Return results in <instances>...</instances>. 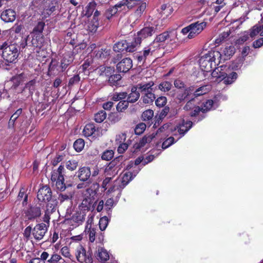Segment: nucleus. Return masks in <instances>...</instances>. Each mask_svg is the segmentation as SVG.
I'll use <instances>...</instances> for the list:
<instances>
[{"label": "nucleus", "instance_id": "obj_1", "mask_svg": "<svg viewBox=\"0 0 263 263\" xmlns=\"http://www.w3.org/2000/svg\"><path fill=\"white\" fill-rule=\"evenodd\" d=\"M222 55L217 50H211L201 56L199 60L200 69L205 72H210L213 67L221 62Z\"/></svg>", "mask_w": 263, "mask_h": 263}, {"label": "nucleus", "instance_id": "obj_2", "mask_svg": "<svg viewBox=\"0 0 263 263\" xmlns=\"http://www.w3.org/2000/svg\"><path fill=\"white\" fill-rule=\"evenodd\" d=\"M0 49L3 50L2 56L4 59L9 63L15 62L20 53L18 45L15 43H12L9 41L3 43L0 46Z\"/></svg>", "mask_w": 263, "mask_h": 263}, {"label": "nucleus", "instance_id": "obj_3", "mask_svg": "<svg viewBox=\"0 0 263 263\" xmlns=\"http://www.w3.org/2000/svg\"><path fill=\"white\" fill-rule=\"evenodd\" d=\"M154 83L153 81L148 83H141L137 85L138 90L141 93V98L145 104H151L155 99V90L153 86Z\"/></svg>", "mask_w": 263, "mask_h": 263}, {"label": "nucleus", "instance_id": "obj_4", "mask_svg": "<svg viewBox=\"0 0 263 263\" xmlns=\"http://www.w3.org/2000/svg\"><path fill=\"white\" fill-rule=\"evenodd\" d=\"M133 178L132 173H125L122 177H119L114 181V183L108 190V193H116V198L117 199H119L122 189H123Z\"/></svg>", "mask_w": 263, "mask_h": 263}, {"label": "nucleus", "instance_id": "obj_5", "mask_svg": "<svg viewBox=\"0 0 263 263\" xmlns=\"http://www.w3.org/2000/svg\"><path fill=\"white\" fill-rule=\"evenodd\" d=\"M167 41L171 44H175L177 41V32L175 30L171 29L158 35L153 43L158 48L160 47V43Z\"/></svg>", "mask_w": 263, "mask_h": 263}, {"label": "nucleus", "instance_id": "obj_6", "mask_svg": "<svg viewBox=\"0 0 263 263\" xmlns=\"http://www.w3.org/2000/svg\"><path fill=\"white\" fill-rule=\"evenodd\" d=\"M206 22H197L182 28L181 33L183 35L189 33L187 38L189 39H193L199 34L206 27Z\"/></svg>", "mask_w": 263, "mask_h": 263}, {"label": "nucleus", "instance_id": "obj_7", "mask_svg": "<svg viewBox=\"0 0 263 263\" xmlns=\"http://www.w3.org/2000/svg\"><path fill=\"white\" fill-rule=\"evenodd\" d=\"M86 212L78 211L73 214L70 218L66 219L65 223L72 227V229L82 224L85 220Z\"/></svg>", "mask_w": 263, "mask_h": 263}, {"label": "nucleus", "instance_id": "obj_8", "mask_svg": "<svg viewBox=\"0 0 263 263\" xmlns=\"http://www.w3.org/2000/svg\"><path fill=\"white\" fill-rule=\"evenodd\" d=\"M76 257L80 263H92V259L90 254L87 253L85 248L81 245L76 248Z\"/></svg>", "mask_w": 263, "mask_h": 263}, {"label": "nucleus", "instance_id": "obj_9", "mask_svg": "<svg viewBox=\"0 0 263 263\" xmlns=\"http://www.w3.org/2000/svg\"><path fill=\"white\" fill-rule=\"evenodd\" d=\"M51 191L50 187L47 185L41 187L37 192V199L41 201H48L51 198Z\"/></svg>", "mask_w": 263, "mask_h": 263}, {"label": "nucleus", "instance_id": "obj_10", "mask_svg": "<svg viewBox=\"0 0 263 263\" xmlns=\"http://www.w3.org/2000/svg\"><path fill=\"white\" fill-rule=\"evenodd\" d=\"M133 66L132 60L129 58H124L117 65L118 72L125 73L128 71Z\"/></svg>", "mask_w": 263, "mask_h": 263}, {"label": "nucleus", "instance_id": "obj_11", "mask_svg": "<svg viewBox=\"0 0 263 263\" xmlns=\"http://www.w3.org/2000/svg\"><path fill=\"white\" fill-rule=\"evenodd\" d=\"M47 228L45 223H42L35 226L32 231V234L36 240L42 239L47 232Z\"/></svg>", "mask_w": 263, "mask_h": 263}, {"label": "nucleus", "instance_id": "obj_12", "mask_svg": "<svg viewBox=\"0 0 263 263\" xmlns=\"http://www.w3.org/2000/svg\"><path fill=\"white\" fill-rule=\"evenodd\" d=\"M156 29V27L153 26L144 27L138 32L136 37L140 39L141 42L142 40L151 36L155 32Z\"/></svg>", "mask_w": 263, "mask_h": 263}, {"label": "nucleus", "instance_id": "obj_13", "mask_svg": "<svg viewBox=\"0 0 263 263\" xmlns=\"http://www.w3.org/2000/svg\"><path fill=\"white\" fill-rule=\"evenodd\" d=\"M1 18L5 22H12L16 18V13L12 9H6L1 13Z\"/></svg>", "mask_w": 263, "mask_h": 263}, {"label": "nucleus", "instance_id": "obj_14", "mask_svg": "<svg viewBox=\"0 0 263 263\" xmlns=\"http://www.w3.org/2000/svg\"><path fill=\"white\" fill-rule=\"evenodd\" d=\"M192 122L191 121H186L183 120L181 124L176 126V133L178 132L181 136L178 139L182 137L192 127Z\"/></svg>", "mask_w": 263, "mask_h": 263}, {"label": "nucleus", "instance_id": "obj_15", "mask_svg": "<svg viewBox=\"0 0 263 263\" xmlns=\"http://www.w3.org/2000/svg\"><path fill=\"white\" fill-rule=\"evenodd\" d=\"M73 53L72 52H68L64 54L63 58L61 61V67L62 71H64L66 69V68L73 62Z\"/></svg>", "mask_w": 263, "mask_h": 263}, {"label": "nucleus", "instance_id": "obj_16", "mask_svg": "<svg viewBox=\"0 0 263 263\" xmlns=\"http://www.w3.org/2000/svg\"><path fill=\"white\" fill-rule=\"evenodd\" d=\"M44 38L42 34L41 33H32L31 44L28 46H32L33 47L41 48L43 45Z\"/></svg>", "mask_w": 263, "mask_h": 263}, {"label": "nucleus", "instance_id": "obj_17", "mask_svg": "<svg viewBox=\"0 0 263 263\" xmlns=\"http://www.w3.org/2000/svg\"><path fill=\"white\" fill-rule=\"evenodd\" d=\"M157 133H163L164 135H166L172 133L173 135H176V126L172 123L165 124L159 128Z\"/></svg>", "mask_w": 263, "mask_h": 263}, {"label": "nucleus", "instance_id": "obj_18", "mask_svg": "<svg viewBox=\"0 0 263 263\" xmlns=\"http://www.w3.org/2000/svg\"><path fill=\"white\" fill-rule=\"evenodd\" d=\"M195 100L191 99L188 101L184 107V109L185 110H192L190 115L191 116H196L200 110V107L196 106L194 103Z\"/></svg>", "mask_w": 263, "mask_h": 263}, {"label": "nucleus", "instance_id": "obj_19", "mask_svg": "<svg viewBox=\"0 0 263 263\" xmlns=\"http://www.w3.org/2000/svg\"><path fill=\"white\" fill-rule=\"evenodd\" d=\"M91 175L90 170L88 167H82L79 168L78 172V177L82 181H87Z\"/></svg>", "mask_w": 263, "mask_h": 263}, {"label": "nucleus", "instance_id": "obj_20", "mask_svg": "<svg viewBox=\"0 0 263 263\" xmlns=\"http://www.w3.org/2000/svg\"><path fill=\"white\" fill-rule=\"evenodd\" d=\"M240 11L243 12L242 16L238 20L236 21V22L241 24L244 21L246 20V19L248 18L247 16L250 12L251 9L249 7L248 4L246 3H242L241 6H240Z\"/></svg>", "mask_w": 263, "mask_h": 263}, {"label": "nucleus", "instance_id": "obj_21", "mask_svg": "<svg viewBox=\"0 0 263 263\" xmlns=\"http://www.w3.org/2000/svg\"><path fill=\"white\" fill-rule=\"evenodd\" d=\"M41 214V210L37 206H31L26 212L29 219H32L39 217Z\"/></svg>", "mask_w": 263, "mask_h": 263}, {"label": "nucleus", "instance_id": "obj_22", "mask_svg": "<svg viewBox=\"0 0 263 263\" xmlns=\"http://www.w3.org/2000/svg\"><path fill=\"white\" fill-rule=\"evenodd\" d=\"M223 66H221L219 67H213L212 72L211 73L212 77L213 78H216V81H221L222 78L225 76V72L223 71Z\"/></svg>", "mask_w": 263, "mask_h": 263}, {"label": "nucleus", "instance_id": "obj_23", "mask_svg": "<svg viewBox=\"0 0 263 263\" xmlns=\"http://www.w3.org/2000/svg\"><path fill=\"white\" fill-rule=\"evenodd\" d=\"M114 7L117 8V12H118L126 10V8L132 9L133 7V5L128 0H122L115 5Z\"/></svg>", "mask_w": 263, "mask_h": 263}, {"label": "nucleus", "instance_id": "obj_24", "mask_svg": "<svg viewBox=\"0 0 263 263\" xmlns=\"http://www.w3.org/2000/svg\"><path fill=\"white\" fill-rule=\"evenodd\" d=\"M96 257L98 260L102 262L107 261L109 258L108 252L102 247L98 248Z\"/></svg>", "mask_w": 263, "mask_h": 263}, {"label": "nucleus", "instance_id": "obj_25", "mask_svg": "<svg viewBox=\"0 0 263 263\" xmlns=\"http://www.w3.org/2000/svg\"><path fill=\"white\" fill-rule=\"evenodd\" d=\"M257 35L263 36V25L256 24L250 29V36L251 37L253 38Z\"/></svg>", "mask_w": 263, "mask_h": 263}, {"label": "nucleus", "instance_id": "obj_26", "mask_svg": "<svg viewBox=\"0 0 263 263\" xmlns=\"http://www.w3.org/2000/svg\"><path fill=\"white\" fill-rule=\"evenodd\" d=\"M138 89L137 85L136 87H133L131 89V92L128 95L127 99V101L131 103L135 102L140 97L139 91H137Z\"/></svg>", "mask_w": 263, "mask_h": 263}, {"label": "nucleus", "instance_id": "obj_27", "mask_svg": "<svg viewBox=\"0 0 263 263\" xmlns=\"http://www.w3.org/2000/svg\"><path fill=\"white\" fill-rule=\"evenodd\" d=\"M140 39H138L136 37L134 39V41L130 42L127 43L126 42V51L132 52L137 50V47H138L140 44Z\"/></svg>", "mask_w": 263, "mask_h": 263}, {"label": "nucleus", "instance_id": "obj_28", "mask_svg": "<svg viewBox=\"0 0 263 263\" xmlns=\"http://www.w3.org/2000/svg\"><path fill=\"white\" fill-rule=\"evenodd\" d=\"M64 167L62 165H60L57 170H53L51 173V180L52 182L60 179V177H64L63 173Z\"/></svg>", "mask_w": 263, "mask_h": 263}, {"label": "nucleus", "instance_id": "obj_29", "mask_svg": "<svg viewBox=\"0 0 263 263\" xmlns=\"http://www.w3.org/2000/svg\"><path fill=\"white\" fill-rule=\"evenodd\" d=\"M92 202L91 198L90 197L85 198L79 206V210L81 211H88L91 206Z\"/></svg>", "mask_w": 263, "mask_h": 263}, {"label": "nucleus", "instance_id": "obj_30", "mask_svg": "<svg viewBox=\"0 0 263 263\" xmlns=\"http://www.w3.org/2000/svg\"><path fill=\"white\" fill-rule=\"evenodd\" d=\"M96 128L93 124H87L83 129V133L85 137H95L93 135L95 134Z\"/></svg>", "mask_w": 263, "mask_h": 263}, {"label": "nucleus", "instance_id": "obj_31", "mask_svg": "<svg viewBox=\"0 0 263 263\" xmlns=\"http://www.w3.org/2000/svg\"><path fill=\"white\" fill-rule=\"evenodd\" d=\"M237 78V74L235 72H233L229 75H228L225 72V76L222 78V81L225 84H231L233 83Z\"/></svg>", "mask_w": 263, "mask_h": 263}, {"label": "nucleus", "instance_id": "obj_32", "mask_svg": "<svg viewBox=\"0 0 263 263\" xmlns=\"http://www.w3.org/2000/svg\"><path fill=\"white\" fill-rule=\"evenodd\" d=\"M157 49L158 48L157 47H155V46H154V44L152 43L148 46L145 47L141 52L144 55V57L147 59L150 55H152L153 52Z\"/></svg>", "mask_w": 263, "mask_h": 263}, {"label": "nucleus", "instance_id": "obj_33", "mask_svg": "<svg viewBox=\"0 0 263 263\" xmlns=\"http://www.w3.org/2000/svg\"><path fill=\"white\" fill-rule=\"evenodd\" d=\"M107 194L109 197H110L109 199L107 200L105 203V206H106L108 209H110L114 204L115 202H117L119 199H117V193H108V191L106 192Z\"/></svg>", "mask_w": 263, "mask_h": 263}, {"label": "nucleus", "instance_id": "obj_34", "mask_svg": "<svg viewBox=\"0 0 263 263\" xmlns=\"http://www.w3.org/2000/svg\"><path fill=\"white\" fill-rule=\"evenodd\" d=\"M55 10V6L53 4H50L46 6L42 12L43 18L48 17Z\"/></svg>", "mask_w": 263, "mask_h": 263}, {"label": "nucleus", "instance_id": "obj_35", "mask_svg": "<svg viewBox=\"0 0 263 263\" xmlns=\"http://www.w3.org/2000/svg\"><path fill=\"white\" fill-rule=\"evenodd\" d=\"M211 89V85H203L198 88L194 92V95L197 97L208 93Z\"/></svg>", "mask_w": 263, "mask_h": 263}, {"label": "nucleus", "instance_id": "obj_36", "mask_svg": "<svg viewBox=\"0 0 263 263\" xmlns=\"http://www.w3.org/2000/svg\"><path fill=\"white\" fill-rule=\"evenodd\" d=\"M156 134L153 133L151 135H146L143 137L138 144L139 147L144 146L146 143H150L152 140L155 137Z\"/></svg>", "mask_w": 263, "mask_h": 263}, {"label": "nucleus", "instance_id": "obj_37", "mask_svg": "<svg viewBox=\"0 0 263 263\" xmlns=\"http://www.w3.org/2000/svg\"><path fill=\"white\" fill-rule=\"evenodd\" d=\"M235 52V48L233 46H229L226 47L223 51L224 54V60L230 59Z\"/></svg>", "mask_w": 263, "mask_h": 263}, {"label": "nucleus", "instance_id": "obj_38", "mask_svg": "<svg viewBox=\"0 0 263 263\" xmlns=\"http://www.w3.org/2000/svg\"><path fill=\"white\" fill-rule=\"evenodd\" d=\"M126 41L122 40L115 44L113 47L114 50L115 52H121L126 51Z\"/></svg>", "mask_w": 263, "mask_h": 263}, {"label": "nucleus", "instance_id": "obj_39", "mask_svg": "<svg viewBox=\"0 0 263 263\" xmlns=\"http://www.w3.org/2000/svg\"><path fill=\"white\" fill-rule=\"evenodd\" d=\"M137 6V8L136 10V13L138 15H140L145 10L146 7V4L145 2L139 1L137 3L134 5Z\"/></svg>", "mask_w": 263, "mask_h": 263}, {"label": "nucleus", "instance_id": "obj_40", "mask_svg": "<svg viewBox=\"0 0 263 263\" xmlns=\"http://www.w3.org/2000/svg\"><path fill=\"white\" fill-rule=\"evenodd\" d=\"M118 168L117 167H112L108 166L105 170L106 176L111 177L112 179L118 174Z\"/></svg>", "mask_w": 263, "mask_h": 263}, {"label": "nucleus", "instance_id": "obj_41", "mask_svg": "<svg viewBox=\"0 0 263 263\" xmlns=\"http://www.w3.org/2000/svg\"><path fill=\"white\" fill-rule=\"evenodd\" d=\"M99 25V20L93 19L92 18V19L88 23L87 29L91 32H95L97 31Z\"/></svg>", "mask_w": 263, "mask_h": 263}, {"label": "nucleus", "instance_id": "obj_42", "mask_svg": "<svg viewBox=\"0 0 263 263\" xmlns=\"http://www.w3.org/2000/svg\"><path fill=\"white\" fill-rule=\"evenodd\" d=\"M48 263H64L65 260L58 254H53L50 258L47 260Z\"/></svg>", "mask_w": 263, "mask_h": 263}, {"label": "nucleus", "instance_id": "obj_43", "mask_svg": "<svg viewBox=\"0 0 263 263\" xmlns=\"http://www.w3.org/2000/svg\"><path fill=\"white\" fill-rule=\"evenodd\" d=\"M122 77L120 74H115L109 77L108 82L111 85H118Z\"/></svg>", "mask_w": 263, "mask_h": 263}, {"label": "nucleus", "instance_id": "obj_44", "mask_svg": "<svg viewBox=\"0 0 263 263\" xmlns=\"http://www.w3.org/2000/svg\"><path fill=\"white\" fill-rule=\"evenodd\" d=\"M213 105V101L212 100H208L206 102L203 103V104L200 108V111H202L203 112L208 111L210 110L212 107Z\"/></svg>", "mask_w": 263, "mask_h": 263}, {"label": "nucleus", "instance_id": "obj_45", "mask_svg": "<svg viewBox=\"0 0 263 263\" xmlns=\"http://www.w3.org/2000/svg\"><path fill=\"white\" fill-rule=\"evenodd\" d=\"M85 145L84 141L82 139H77L73 143V147L77 152H81Z\"/></svg>", "mask_w": 263, "mask_h": 263}, {"label": "nucleus", "instance_id": "obj_46", "mask_svg": "<svg viewBox=\"0 0 263 263\" xmlns=\"http://www.w3.org/2000/svg\"><path fill=\"white\" fill-rule=\"evenodd\" d=\"M172 86V85L171 82L164 81L159 85L158 88L162 91L167 92L171 90Z\"/></svg>", "mask_w": 263, "mask_h": 263}, {"label": "nucleus", "instance_id": "obj_47", "mask_svg": "<svg viewBox=\"0 0 263 263\" xmlns=\"http://www.w3.org/2000/svg\"><path fill=\"white\" fill-rule=\"evenodd\" d=\"M106 117V114L104 110L99 111L95 115V120L98 123L103 122Z\"/></svg>", "mask_w": 263, "mask_h": 263}, {"label": "nucleus", "instance_id": "obj_48", "mask_svg": "<svg viewBox=\"0 0 263 263\" xmlns=\"http://www.w3.org/2000/svg\"><path fill=\"white\" fill-rule=\"evenodd\" d=\"M112 177L106 176V178L104 179L102 182V187L104 188L105 190L108 188L109 189L113 184L114 181L112 182ZM109 189H108V190Z\"/></svg>", "mask_w": 263, "mask_h": 263}, {"label": "nucleus", "instance_id": "obj_49", "mask_svg": "<svg viewBox=\"0 0 263 263\" xmlns=\"http://www.w3.org/2000/svg\"><path fill=\"white\" fill-rule=\"evenodd\" d=\"M78 166V162L76 160H70L66 163V168L70 171L75 170Z\"/></svg>", "mask_w": 263, "mask_h": 263}, {"label": "nucleus", "instance_id": "obj_50", "mask_svg": "<svg viewBox=\"0 0 263 263\" xmlns=\"http://www.w3.org/2000/svg\"><path fill=\"white\" fill-rule=\"evenodd\" d=\"M153 116L154 111L152 109H147L144 111L142 115V118L144 121H149L152 119Z\"/></svg>", "mask_w": 263, "mask_h": 263}, {"label": "nucleus", "instance_id": "obj_51", "mask_svg": "<svg viewBox=\"0 0 263 263\" xmlns=\"http://www.w3.org/2000/svg\"><path fill=\"white\" fill-rule=\"evenodd\" d=\"M55 182V186L58 190L63 191L66 189V186L64 183V177H60V179L57 180Z\"/></svg>", "mask_w": 263, "mask_h": 263}, {"label": "nucleus", "instance_id": "obj_52", "mask_svg": "<svg viewBox=\"0 0 263 263\" xmlns=\"http://www.w3.org/2000/svg\"><path fill=\"white\" fill-rule=\"evenodd\" d=\"M108 224V219L106 216L100 218L99 220V228L101 231H104L106 229Z\"/></svg>", "mask_w": 263, "mask_h": 263}, {"label": "nucleus", "instance_id": "obj_53", "mask_svg": "<svg viewBox=\"0 0 263 263\" xmlns=\"http://www.w3.org/2000/svg\"><path fill=\"white\" fill-rule=\"evenodd\" d=\"M127 97V93L124 92H116L113 94L111 99L115 101H118L125 99Z\"/></svg>", "mask_w": 263, "mask_h": 263}, {"label": "nucleus", "instance_id": "obj_54", "mask_svg": "<svg viewBox=\"0 0 263 263\" xmlns=\"http://www.w3.org/2000/svg\"><path fill=\"white\" fill-rule=\"evenodd\" d=\"M96 8V4L94 2H91L86 7L85 15L87 17L90 16Z\"/></svg>", "mask_w": 263, "mask_h": 263}, {"label": "nucleus", "instance_id": "obj_55", "mask_svg": "<svg viewBox=\"0 0 263 263\" xmlns=\"http://www.w3.org/2000/svg\"><path fill=\"white\" fill-rule=\"evenodd\" d=\"M117 13V8H115L114 6L110 7L105 12V16L108 20H109L112 17V16L115 15Z\"/></svg>", "mask_w": 263, "mask_h": 263}, {"label": "nucleus", "instance_id": "obj_56", "mask_svg": "<svg viewBox=\"0 0 263 263\" xmlns=\"http://www.w3.org/2000/svg\"><path fill=\"white\" fill-rule=\"evenodd\" d=\"M61 254L66 258L71 259L72 256L70 252V249L68 247L65 246L60 250Z\"/></svg>", "mask_w": 263, "mask_h": 263}, {"label": "nucleus", "instance_id": "obj_57", "mask_svg": "<svg viewBox=\"0 0 263 263\" xmlns=\"http://www.w3.org/2000/svg\"><path fill=\"white\" fill-rule=\"evenodd\" d=\"M22 112V110L21 108L18 109L11 117L9 121V125H13L15 120L17 119V118L21 115Z\"/></svg>", "mask_w": 263, "mask_h": 263}, {"label": "nucleus", "instance_id": "obj_58", "mask_svg": "<svg viewBox=\"0 0 263 263\" xmlns=\"http://www.w3.org/2000/svg\"><path fill=\"white\" fill-rule=\"evenodd\" d=\"M114 152L112 150H106L102 155L101 158L103 160H110L114 156Z\"/></svg>", "mask_w": 263, "mask_h": 263}, {"label": "nucleus", "instance_id": "obj_59", "mask_svg": "<svg viewBox=\"0 0 263 263\" xmlns=\"http://www.w3.org/2000/svg\"><path fill=\"white\" fill-rule=\"evenodd\" d=\"M45 27V23L39 22L37 25L33 29L32 33H41L42 34Z\"/></svg>", "mask_w": 263, "mask_h": 263}, {"label": "nucleus", "instance_id": "obj_60", "mask_svg": "<svg viewBox=\"0 0 263 263\" xmlns=\"http://www.w3.org/2000/svg\"><path fill=\"white\" fill-rule=\"evenodd\" d=\"M250 36V33L248 32L245 31L244 32L239 38L237 40V43L238 44H242L246 41H247Z\"/></svg>", "mask_w": 263, "mask_h": 263}, {"label": "nucleus", "instance_id": "obj_61", "mask_svg": "<svg viewBox=\"0 0 263 263\" xmlns=\"http://www.w3.org/2000/svg\"><path fill=\"white\" fill-rule=\"evenodd\" d=\"M146 128V125L143 123L138 124L135 129V132L136 135H140L144 132Z\"/></svg>", "mask_w": 263, "mask_h": 263}, {"label": "nucleus", "instance_id": "obj_62", "mask_svg": "<svg viewBox=\"0 0 263 263\" xmlns=\"http://www.w3.org/2000/svg\"><path fill=\"white\" fill-rule=\"evenodd\" d=\"M128 105V102L127 101H120L117 105V110L118 111H122L125 110Z\"/></svg>", "mask_w": 263, "mask_h": 263}, {"label": "nucleus", "instance_id": "obj_63", "mask_svg": "<svg viewBox=\"0 0 263 263\" xmlns=\"http://www.w3.org/2000/svg\"><path fill=\"white\" fill-rule=\"evenodd\" d=\"M110 70V67H106L104 66H100L97 69V71L99 74L100 76L105 74L108 75V71Z\"/></svg>", "mask_w": 263, "mask_h": 263}, {"label": "nucleus", "instance_id": "obj_64", "mask_svg": "<svg viewBox=\"0 0 263 263\" xmlns=\"http://www.w3.org/2000/svg\"><path fill=\"white\" fill-rule=\"evenodd\" d=\"M126 139V135L124 133H120L116 136L115 141L117 144H120L125 143Z\"/></svg>", "mask_w": 263, "mask_h": 263}]
</instances>
